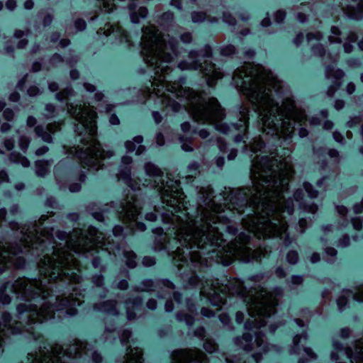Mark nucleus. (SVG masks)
Returning <instances> with one entry per match:
<instances>
[{
  "label": "nucleus",
  "mask_w": 363,
  "mask_h": 363,
  "mask_svg": "<svg viewBox=\"0 0 363 363\" xmlns=\"http://www.w3.org/2000/svg\"><path fill=\"white\" fill-rule=\"evenodd\" d=\"M6 6L9 10L12 11L14 9V8L16 6V1L15 0H8Z\"/></svg>",
  "instance_id": "44"
},
{
  "label": "nucleus",
  "mask_w": 363,
  "mask_h": 363,
  "mask_svg": "<svg viewBox=\"0 0 363 363\" xmlns=\"http://www.w3.org/2000/svg\"><path fill=\"white\" fill-rule=\"evenodd\" d=\"M199 135L202 138H206L208 136L209 133L206 129H201L199 131Z\"/></svg>",
  "instance_id": "54"
},
{
  "label": "nucleus",
  "mask_w": 363,
  "mask_h": 363,
  "mask_svg": "<svg viewBox=\"0 0 363 363\" xmlns=\"http://www.w3.org/2000/svg\"><path fill=\"white\" fill-rule=\"evenodd\" d=\"M294 200L298 204L300 208L303 209L306 211L313 213L317 210L316 205L313 203H306V201L303 199V194L302 189H298L296 191L294 195Z\"/></svg>",
  "instance_id": "18"
},
{
  "label": "nucleus",
  "mask_w": 363,
  "mask_h": 363,
  "mask_svg": "<svg viewBox=\"0 0 363 363\" xmlns=\"http://www.w3.org/2000/svg\"><path fill=\"white\" fill-rule=\"evenodd\" d=\"M75 26L77 30H82L86 27V23L84 20L79 19V20L76 21V22H75Z\"/></svg>",
  "instance_id": "39"
},
{
  "label": "nucleus",
  "mask_w": 363,
  "mask_h": 363,
  "mask_svg": "<svg viewBox=\"0 0 363 363\" xmlns=\"http://www.w3.org/2000/svg\"><path fill=\"white\" fill-rule=\"evenodd\" d=\"M140 45L143 60L155 70L151 88H147L150 97L156 96L158 103L174 112L179 111L182 107L194 121L211 125L225 134L238 132L235 135V142L246 143L245 132L249 117L245 108H240L239 123H233L230 128L222 123L223 109L216 98L183 87L178 82L172 83L169 63L172 60V53L177 55L174 38L162 35L155 26H150L143 29Z\"/></svg>",
  "instance_id": "2"
},
{
  "label": "nucleus",
  "mask_w": 363,
  "mask_h": 363,
  "mask_svg": "<svg viewBox=\"0 0 363 363\" xmlns=\"http://www.w3.org/2000/svg\"><path fill=\"white\" fill-rule=\"evenodd\" d=\"M157 216L154 213H148L145 215V218L147 220L153 221L156 219Z\"/></svg>",
  "instance_id": "57"
},
{
  "label": "nucleus",
  "mask_w": 363,
  "mask_h": 363,
  "mask_svg": "<svg viewBox=\"0 0 363 363\" xmlns=\"http://www.w3.org/2000/svg\"><path fill=\"white\" fill-rule=\"evenodd\" d=\"M347 38L348 40V43H344V49L346 52H350L352 51V45H350L349 43H354L357 37L354 33H350L347 35Z\"/></svg>",
  "instance_id": "31"
},
{
  "label": "nucleus",
  "mask_w": 363,
  "mask_h": 363,
  "mask_svg": "<svg viewBox=\"0 0 363 363\" xmlns=\"http://www.w3.org/2000/svg\"><path fill=\"white\" fill-rule=\"evenodd\" d=\"M143 138L136 136L133 140H128L125 143V147L129 152H135V155H140L144 150V146L142 145Z\"/></svg>",
  "instance_id": "21"
},
{
  "label": "nucleus",
  "mask_w": 363,
  "mask_h": 363,
  "mask_svg": "<svg viewBox=\"0 0 363 363\" xmlns=\"http://www.w3.org/2000/svg\"><path fill=\"white\" fill-rule=\"evenodd\" d=\"M143 263L147 267H150L155 263V260L152 257H145L143 258Z\"/></svg>",
  "instance_id": "38"
},
{
  "label": "nucleus",
  "mask_w": 363,
  "mask_h": 363,
  "mask_svg": "<svg viewBox=\"0 0 363 363\" xmlns=\"http://www.w3.org/2000/svg\"><path fill=\"white\" fill-rule=\"evenodd\" d=\"M306 340V335L302 333L300 335H296L294 338V350H300V345L302 347L303 351L306 354V356H308L310 359H315V355L312 352L311 349L307 347H305L303 344H302V342H305Z\"/></svg>",
  "instance_id": "22"
},
{
  "label": "nucleus",
  "mask_w": 363,
  "mask_h": 363,
  "mask_svg": "<svg viewBox=\"0 0 363 363\" xmlns=\"http://www.w3.org/2000/svg\"><path fill=\"white\" fill-rule=\"evenodd\" d=\"M306 224V220L303 218H302L299 220L298 225L301 228V233L303 232Z\"/></svg>",
  "instance_id": "58"
},
{
  "label": "nucleus",
  "mask_w": 363,
  "mask_h": 363,
  "mask_svg": "<svg viewBox=\"0 0 363 363\" xmlns=\"http://www.w3.org/2000/svg\"><path fill=\"white\" fill-rule=\"evenodd\" d=\"M145 172L153 180L145 179L143 186L156 189L161 194L162 211H155L165 224L162 248L171 255L179 268L184 266L194 271L203 262L202 255L216 252V247L222 245L219 228L216 226L217 220L222 216L219 210L211 203L210 210L196 211L194 217L188 211L185 196L178 180L169 175L164 178L162 171L154 164L145 165Z\"/></svg>",
  "instance_id": "1"
},
{
  "label": "nucleus",
  "mask_w": 363,
  "mask_h": 363,
  "mask_svg": "<svg viewBox=\"0 0 363 363\" xmlns=\"http://www.w3.org/2000/svg\"><path fill=\"white\" fill-rule=\"evenodd\" d=\"M50 164L48 162L39 160L37 161L35 163V167H36V173L38 176H44L48 169H49Z\"/></svg>",
  "instance_id": "25"
},
{
  "label": "nucleus",
  "mask_w": 363,
  "mask_h": 363,
  "mask_svg": "<svg viewBox=\"0 0 363 363\" xmlns=\"http://www.w3.org/2000/svg\"><path fill=\"white\" fill-rule=\"evenodd\" d=\"M124 257L126 259V264L129 267L133 268L136 266L135 255L134 252L126 251L124 253Z\"/></svg>",
  "instance_id": "28"
},
{
  "label": "nucleus",
  "mask_w": 363,
  "mask_h": 363,
  "mask_svg": "<svg viewBox=\"0 0 363 363\" xmlns=\"http://www.w3.org/2000/svg\"><path fill=\"white\" fill-rule=\"evenodd\" d=\"M147 306L148 307V308L152 309V310L156 308V306H157L156 301L154 299L149 300L148 302L147 303Z\"/></svg>",
  "instance_id": "50"
},
{
  "label": "nucleus",
  "mask_w": 363,
  "mask_h": 363,
  "mask_svg": "<svg viewBox=\"0 0 363 363\" xmlns=\"http://www.w3.org/2000/svg\"><path fill=\"white\" fill-rule=\"evenodd\" d=\"M10 159L15 163L21 164L23 167H28L29 165L28 159L16 152L11 153Z\"/></svg>",
  "instance_id": "26"
},
{
  "label": "nucleus",
  "mask_w": 363,
  "mask_h": 363,
  "mask_svg": "<svg viewBox=\"0 0 363 363\" xmlns=\"http://www.w3.org/2000/svg\"><path fill=\"white\" fill-rule=\"evenodd\" d=\"M233 80L252 104L263 133L289 143L296 125L300 137L307 135L305 112L296 107L293 99H283L281 82L270 71L247 64L235 71Z\"/></svg>",
  "instance_id": "4"
},
{
  "label": "nucleus",
  "mask_w": 363,
  "mask_h": 363,
  "mask_svg": "<svg viewBox=\"0 0 363 363\" xmlns=\"http://www.w3.org/2000/svg\"><path fill=\"white\" fill-rule=\"evenodd\" d=\"M110 123L113 125H117L119 123V119L115 115H111L110 117Z\"/></svg>",
  "instance_id": "59"
},
{
  "label": "nucleus",
  "mask_w": 363,
  "mask_h": 363,
  "mask_svg": "<svg viewBox=\"0 0 363 363\" xmlns=\"http://www.w3.org/2000/svg\"><path fill=\"white\" fill-rule=\"evenodd\" d=\"M307 40L308 43L313 46V50L315 53L320 55H323V45L320 43L322 40V35L320 33H308L307 35Z\"/></svg>",
  "instance_id": "20"
},
{
  "label": "nucleus",
  "mask_w": 363,
  "mask_h": 363,
  "mask_svg": "<svg viewBox=\"0 0 363 363\" xmlns=\"http://www.w3.org/2000/svg\"><path fill=\"white\" fill-rule=\"evenodd\" d=\"M11 228L20 231V241L10 246L0 241V272L13 266H23L25 259L19 254L30 253L40 257L39 270L48 282L60 279L65 282L79 283L81 280L80 265L77 257L98 248L108 250L105 236L94 227L87 230L76 229L67 238L65 232L58 231L56 236L65 240L63 247L55 245L53 234L48 230L36 226L11 223Z\"/></svg>",
  "instance_id": "3"
},
{
  "label": "nucleus",
  "mask_w": 363,
  "mask_h": 363,
  "mask_svg": "<svg viewBox=\"0 0 363 363\" xmlns=\"http://www.w3.org/2000/svg\"><path fill=\"white\" fill-rule=\"evenodd\" d=\"M28 93L30 96H35L38 93V89L36 86H31L28 89Z\"/></svg>",
  "instance_id": "48"
},
{
  "label": "nucleus",
  "mask_w": 363,
  "mask_h": 363,
  "mask_svg": "<svg viewBox=\"0 0 363 363\" xmlns=\"http://www.w3.org/2000/svg\"><path fill=\"white\" fill-rule=\"evenodd\" d=\"M244 301L247 306L246 313L238 311L236 313V321L238 323L245 322V328L252 330L255 328L253 334L245 333L238 345L245 350H252L255 346L259 351L266 352L267 346L264 344L263 332L271 315L275 312V307L277 305L278 299L277 295L269 292L264 288L259 287L258 289L250 291L244 296Z\"/></svg>",
  "instance_id": "9"
},
{
  "label": "nucleus",
  "mask_w": 363,
  "mask_h": 363,
  "mask_svg": "<svg viewBox=\"0 0 363 363\" xmlns=\"http://www.w3.org/2000/svg\"><path fill=\"white\" fill-rule=\"evenodd\" d=\"M132 160L128 156H125L122 158V164L123 165L129 164L131 162Z\"/></svg>",
  "instance_id": "63"
},
{
  "label": "nucleus",
  "mask_w": 363,
  "mask_h": 363,
  "mask_svg": "<svg viewBox=\"0 0 363 363\" xmlns=\"http://www.w3.org/2000/svg\"><path fill=\"white\" fill-rule=\"evenodd\" d=\"M141 208L139 201L131 196L121 203L118 210L120 218L126 225V227L131 230L144 231L145 230V224L138 221Z\"/></svg>",
  "instance_id": "11"
},
{
  "label": "nucleus",
  "mask_w": 363,
  "mask_h": 363,
  "mask_svg": "<svg viewBox=\"0 0 363 363\" xmlns=\"http://www.w3.org/2000/svg\"><path fill=\"white\" fill-rule=\"evenodd\" d=\"M36 123V121H35V118L32 117V116H30L28 117V120H27V125L28 126H33Z\"/></svg>",
  "instance_id": "61"
},
{
  "label": "nucleus",
  "mask_w": 363,
  "mask_h": 363,
  "mask_svg": "<svg viewBox=\"0 0 363 363\" xmlns=\"http://www.w3.org/2000/svg\"><path fill=\"white\" fill-rule=\"evenodd\" d=\"M347 299L345 296L340 297L337 300V305L340 309H342L347 304Z\"/></svg>",
  "instance_id": "40"
},
{
  "label": "nucleus",
  "mask_w": 363,
  "mask_h": 363,
  "mask_svg": "<svg viewBox=\"0 0 363 363\" xmlns=\"http://www.w3.org/2000/svg\"><path fill=\"white\" fill-rule=\"evenodd\" d=\"M152 116H153V118H154L155 121L157 123H159L160 122H161V121H162V117L160 116V113H159L157 111H154V112L152 113Z\"/></svg>",
  "instance_id": "55"
},
{
  "label": "nucleus",
  "mask_w": 363,
  "mask_h": 363,
  "mask_svg": "<svg viewBox=\"0 0 363 363\" xmlns=\"http://www.w3.org/2000/svg\"><path fill=\"white\" fill-rule=\"evenodd\" d=\"M283 155L263 149L260 138H255L246 145V152L252 159V188L239 190L235 195L245 204L255 206L267 213L286 220L291 215L294 201L287 198L288 184L294 173L288 149L280 150Z\"/></svg>",
  "instance_id": "5"
},
{
  "label": "nucleus",
  "mask_w": 363,
  "mask_h": 363,
  "mask_svg": "<svg viewBox=\"0 0 363 363\" xmlns=\"http://www.w3.org/2000/svg\"><path fill=\"white\" fill-rule=\"evenodd\" d=\"M191 125L189 123L182 124V130L184 133L189 134L190 133Z\"/></svg>",
  "instance_id": "47"
},
{
  "label": "nucleus",
  "mask_w": 363,
  "mask_h": 363,
  "mask_svg": "<svg viewBox=\"0 0 363 363\" xmlns=\"http://www.w3.org/2000/svg\"><path fill=\"white\" fill-rule=\"evenodd\" d=\"M351 4L345 9L346 14L351 18L360 19L362 18L363 0H350Z\"/></svg>",
  "instance_id": "16"
},
{
  "label": "nucleus",
  "mask_w": 363,
  "mask_h": 363,
  "mask_svg": "<svg viewBox=\"0 0 363 363\" xmlns=\"http://www.w3.org/2000/svg\"><path fill=\"white\" fill-rule=\"evenodd\" d=\"M4 116L8 121H10L11 119H12V118L13 116V113L12 110H11L9 108L5 109L4 111Z\"/></svg>",
  "instance_id": "41"
},
{
  "label": "nucleus",
  "mask_w": 363,
  "mask_h": 363,
  "mask_svg": "<svg viewBox=\"0 0 363 363\" xmlns=\"http://www.w3.org/2000/svg\"><path fill=\"white\" fill-rule=\"evenodd\" d=\"M181 40L184 43H189L191 40V36L189 33H184L182 35H181Z\"/></svg>",
  "instance_id": "49"
},
{
  "label": "nucleus",
  "mask_w": 363,
  "mask_h": 363,
  "mask_svg": "<svg viewBox=\"0 0 363 363\" xmlns=\"http://www.w3.org/2000/svg\"><path fill=\"white\" fill-rule=\"evenodd\" d=\"M136 5L132 3L129 5L130 11V18L133 23H136L140 21V18H143L147 16V10L145 7H140L138 11H135Z\"/></svg>",
  "instance_id": "23"
},
{
  "label": "nucleus",
  "mask_w": 363,
  "mask_h": 363,
  "mask_svg": "<svg viewBox=\"0 0 363 363\" xmlns=\"http://www.w3.org/2000/svg\"><path fill=\"white\" fill-rule=\"evenodd\" d=\"M287 260L289 263L294 264L298 260V254L296 252L291 251L287 255Z\"/></svg>",
  "instance_id": "35"
},
{
  "label": "nucleus",
  "mask_w": 363,
  "mask_h": 363,
  "mask_svg": "<svg viewBox=\"0 0 363 363\" xmlns=\"http://www.w3.org/2000/svg\"><path fill=\"white\" fill-rule=\"evenodd\" d=\"M351 221H352V225H353L354 229H356L357 230L361 229V228H362V223H361V221H359L357 218H352Z\"/></svg>",
  "instance_id": "42"
},
{
  "label": "nucleus",
  "mask_w": 363,
  "mask_h": 363,
  "mask_svg": "<svg viewBox=\"0 0 363 363\" xmlns=\"http://www.w3.org/2000/svg\"><path fill=\"white\" fill-rule=\"evenodd\" d=\"M28 143H29V141L26 138L21 137L19 139V147H20L21 150H23V152H25L26 150L27 149V147L28 146Z\"/></svg>",
  "instance_id": "36"
},
{
  "label": "nucleus",
  "mask_w": 363,
  "mask_h": 363,
  "mask_svg": "<svg viewBox=\"0 0 363 363\" xmlns=\"http://www.w3.org/2000/svg\"><path fill=\"white\" fill-rule=\"evenodd\" d=\"M118 178V180L123 181L133 190L140 189V184L130 177V169L127 166L119 170Z\"/></svg>",
  "instance_id": "17"
},
{
  "label": "nucleus",
  "mask_w": 363,
  "mask_h": 363,
  "mask_svg": "<svg viewBox=\"0 0 363 363\" xmlns=\"http://www.w3.org/2000/svg\"><path fill=\"white\" fill-rule=\"evenodd\" d=\"M331 34L328 37V40L330 43H340L341 38L339 37V35L341 34L339 29L336 27H333L331 28Z\"/></svg>",
  "instance_id": "30"
},
{
  "label": "nucleus",
  "mask_w": 363,
  "mask_h": 363,
  "mask_svg": "<svg viewBox=\"0 0 363 363\" xmlns=\"http://www.w3.org/2000/svg\"><path fill=\"white\" fill-rule=\"evenodd\" d=\"M343 72L340 69H335L333 67H328L326 69V75L329 79H334V84L337 86L340 85L339 79L343 77Z\"/></svg>",
  "instance_id": "24"
},
{
  "label": "nucleus",
  "mask_w": 363,
  "mask_h": 363,
  "mask_svg": "<svg viewBox=\"0 0 363 363\" xmlns=\"http://www.w3.org/2000/svg\"><path fill=\"white\" fill-rule=\"evenodd\" d=\"M157 143L159 145L164 144V137L161 133H159L157 136Z\"/></svg>",
  "instance_id": "64"
},
{
  "label": "nucleus",
  "mask_w": 363,
  "mask_h": 363,
  "mask_svg": "<svg viewBox=\"0 0 363 363\" xmlns=\"http://www.w3.org/2000/svg\"><path fill=\"white\" fill-rule=\"evenodd\" d=\"M59 128V124L58 123H54V124H48L45 129H44L43 127L38 125L36 126L35 130L36 134L41 137L42 139L45 142H50L51 141V133H54L56 130Z\"/></svg>",
  "instance_id": "19"
},
{
  "label": "nucleus",
  "mask_w": 363,
  "mask_h": 363,
  "mask_svg": "<svg viewBox=\"0 0 363 363\" xmlns=\"http://www.w3.org/2000/svg\"><path fill=\"white\" fill-rule=\"evenodd\" d=\"M210 48H206L205 55H201L198 53L191 52L189 56L188 62L179 63V67L181 69H199L206 77V83L208 86H213L216 80L222 77V73L214 64L209 61L211 57Z\"/></svg>",
  "instance_id": "10"
},
{
  "label": "nucleus",
  "mask_w": 363,
  "mask_h": 363,
  "mask_svg": "<svg viewBox=\"0 0 363 363\" xmlns=\"http://www.w3.org/2000/svg\"><path fill=\"white\" fill-rule=\"evenodd\" d=\"M303 188L305 191L307 193L308 197L314 198L317 196V191L312 189V186L308 183H304Z\"/></svg>",
  "instance_id": "32"
},
{
  "label": "nucleus",
  "mask_w": 363,
  "mask_h": 363,
  "mask_svg": "<svg viewBox=\"0 0 363 363\" xmlns=\"http://www.w3.org/2000/svg\"><path fill=\"white\" fill-rule=\"evenodd\" d=\"M201 313L203 315L206 317H211L214 315V312L205 308H202Z\"/></svg>",
  "instance_id": "46"
},
{
  "label": "nucleus",
  "mask_w": 363,
  "mask_h": 363,
  "mask_svg": "<svg viewBox=\"0 0 363 363\" xmlns=\"http://www.w3.org/2000/svg\"><path fill=\"white\" fill-rule=\"evenodd\" d=\"M218 145L221 152H225L226 144L221 139L218 140Z\"/></svg>",
  "instance_id": "51"
},
{
  "label": "nucleus",
  "mask_w": 363,
  "mask_h": 363,
  "mask_svg": "<svg viewBox=\"0 0 363 363\" xmlns=\"http://www.w3.org/2000/svg\"><path fill=\"white\" fill-rule=\"evenodd\" d=\"M190 138H191V137H188V136H186L185 138H184V136H182L180 138L181 143H182V149L184 151L189 152V151H192V150H193L191 147H190L189 145H187L184 143V140H188Z\"/></svg>",
  "instance_id": "37"
},
{
  "label": "nucleus",
  "mask_w": 363,
  "mask_h": 363,
  "mask_svg": "<svg viewBox=\"0 0 363 363\" xmlns=\"http://www.w3.org/2000/svg\"><path fill=\"white\" fill-rule=\"evenodd\" d=\"M201 294L206 297L213 306L220 307L225 302V298L230 292V286L220 285L218 281L207 280L205 284L201 283L199 286Z\"/></svg>",
  "instance_id": "12"
},
{
  "label": "nucleus",
  "mask_w": 363,
  "mask_h": 363,
  "mask_svg": "<svg viewBox=\"0 0 363 363\" xmlns=\"http://www.w3.org/2000/svg\"><path fill=\"white\" fill-rule=\"evenodd\" d=\"M285 17V14L283 11H278L277 13H276V16H275V18H276V21L277 22H281Z\"/></svg>",
  "instance_id": "45"
},
{
  "label": "nucleus",
  "mask_w": 363,
  "mask_h": 363,
  "mask_svg": "<svg viewBox=\"0 0 363 363\" xmlns=\"http://www.w3.org/2000/svg\"><path fill=\"white\" fill-rule=\"evenodd\" d=\"M55 110L54 107L50 105V104H48L46 106V111L48 112V117H51V116H54V115L52 114V112H53Z\"/></svg>",
  "instance_id": "52"
},
{
  "label": "nucleus",
  "mask_w": 363,
  "mask_h": 363,
  "mask_svg": "<svg viewBox=\"0 0 363 363\" xmlns=\"http://www.w3.org/2000/svg\"><path fill=\"white\" fill-rule=\"evenodd\" d=\"M348 297L352 298L357 301H363V286L358 289L355 292H346Z\"/></svg>",
  "instance_id": "29"
},
{
  "label": "nucleus",
  "mask_w": 363,
  "mask_h": 363,
  "mask_svg": "<svg viewBox=\"0 0 363 363\" xmlns=\"http://www.w3.org/2000/svg\"><path fill=\"white\" fill-rule=\"evenodd\" d=\"M47 151H48V148L45 146H44V147H42L36 150V155H43L44 153H45Z\"/></svg>",
  "instance_id": "62"
},
{
  "label": "nucleus",
  "mask_w": 363,
  "mask_h": 363,
  "mask_svg": "<svg viewBox=\"0 0 363 363\" xmlns=\"http://www.w3.org/2000/svg\"><path fill=\"white\" fill-rule=\"evenodd\" d=\"M203 347L208 352H213L216 350V344L211 340H206L203 343Z\"/></svg>",
  "instance_id": "33"
},
{
  "label": "nucleus",
  "mask_w": 363,
  "mask_h": 363,
  "mask_svg": "<svg viewBox=\"0 0 363 363\" xmlns=\"http://www.w3.org/2000/svg\"><path fill=\"white\" fill-rule=\"evenodd\" d=\"M13 146V142L10 140H6L4 143V147L6 150H11Z\"/></svg>",
  "instance_id": "60"
},
{
  "label": "nucleus",
  "mask_w": 363,
  "mask_h": 363,
  "mask_svg": "<svg viewBox=\"0 0 363 363\" xmlns=\"http://www.w3.org/2000/svg\"><path fill=\"white\" fill-rule=\"evenodd\" d=\"M71 95L70 89L57 94L59 101H65L67 113L74 119V131L78 134L81 143L72 147L69 154L78 158L84 167L98 170L103 165L102 161L113 154L109 151L105 152L96 140V114L94 106L81 102L71 103Z\"/></svg>",
  "instance_id": "8"
},
{
  "label": "nucleus",
  "mask_w": 363,
  "mask_h": 363,
  "mask_svg": "<svg viewBox=\"0 0 363 363\" xmlns=\"http://www.w3.org/2000/svg\"><path fill=\"white\" fill-rule=\"evenodd\" d=\"M232 206L238 213L245 214L242 218L245 232L239 235L238 240L233 246L228 247L226 258L218 262L223 265L230 264L235 259L245 262L252 260L257 261L261 258V250H252L249 244L252 237L258 239L277 237L283 240L286 245L290 243L286 232V220L267 213L255 206H252L233 199Z\"/></svg>",
  "instance_id": "7"
},
{
  "label": "nucleus",
  "mask_w": 363,
  "mask_h": 363,
  "mask_svg": "<svg viewBox=\"0 0 363 363\" xmlns=\"http://www.w3.org/2000/svg\"><path fill=\"white\" fill-rule=\"evenodd\" d=\"M68 296L62 299L51 295V289L47 287L43 281L30 280L21 278L13 284L6 283L0 289V302L4 304L9 303L11 295L24 301L17 306L19 313V321H12L10 314L4 313L1 315L0 321V352L4 351L3 336L6 330L11 333H18L26 330L32 334L33 338L38 337L34 334L32 326L36 323L54 318L55 310H66L69 315L76 313V307L79 306L82 301V294H78L77 289Z\"/></svg>",
  "instance_id": "6"
},
{
  "label": "nucleus",
  "mask_w": 363,
  "mask_h": 363,
  "mask_svg": "<svg viewBox=\"0 0 363 363\" xmlns=\"http://www.w3.org/2000/svg\"><path fill=\"white\" fill-rule=\"evenodd\" d=\"M80 185L79 184H73L69 186V190L72 192H77L80 189Z\"/></svg>",
  "instance_id": "53"
},
{
  "label": "nucleus",
  "mask_w": 363,
  "mask_h": 363,
  "mask_svg": "<svg viewBox=\"0 0 363 363\" xmlns=\"http://www.w3.org/2000/svg\"><path fill=\"white\" fill-rule=\"evenodd\" d=\"M104 34L106 36H109L113 34L115 37L119 38L121 41H125L132 45L130 37L127 31L124 30L118 25H107L106 28L104 29Z\"/></svg>",
  "instance_id": "15"
},
{
  "label": "nucleus",
  "mask_w": 363,
  "mask_h": 363,
  "mask_svg": "<svg viewBox=\"0 0 363 363\" xmlns=\"http://www.w3.org/2000/svg\"><path fill=\"white\" fill-rule=\"evenodd\" d=\"M363 211V199L362 200L361 203L359 204H356L354 206V212L355 213H360Z\"/></svg>",
  "instance_id": "43"
},
{
  "label": "nucleus",
  "mask_w": 363,
  "mask_h": 363,
  "mask_svg": "<svg viewBox=\"0 0 363 363\" xmlns=\"http://www.w3.org/2000/svg\"><path fill=\"white\" fill-rule=\"evenodd\" d=\"M335 349L336 352L332 354L333 359H338V354L340 353L349 359L351 363H363V339L357 344L354 352L351 349L344 348L336 344L335 345Z\"/></svg>",
  "instance_id": "13"
},
{
  "label": "nucleus",
  "mask_w": 363,
  "mask_h": 363,
  "mask_svg": "<svg viewBox=\"0 0 363 363\" xmlns=\"http://www.w3.org/2000/svg\"><path fill=\"white\" fill-rule=\"evenodd\" d=\"M123 229L121 226H116L113 230V232L116 236L121 235L123 233Z\"/></svg>",
  "instance_id": "56"
},
{
  "label": "nucleus",
  "mask_w": 363,
  "mask_h": 363,
  "mask_svg": "<svg viewBox=\"0 0 363 363\" xmlns=\"http://www.w3.org/2000/svg\"><path fill=\"white\" fill-rule=\"evenodd\" d=\"M172 363H206V355L201 351H179L172 355Z\"/></svg>",
  "instance_id": "14"
},
{
  "label": "nucleus",
  "mask_w": 363,
  "mask_h": 363,
  "mask_svg": "<svg viewBox=\"0 0 363 363\" xmlns=\"http://www.w3.org/2000/svg\"><path fill=\"white\" fill-rule=\"evenodd\" d=\"M100 311L111 313L116 314V302L113 301H108L104 303L102 308H99Z\"/></svg>",
  "instance_id": "27"
},
{
  "label": "nucleus",
  "mask_w": 363,
  "mask_h": 363,
  "mask_svg": "<svg viewBox=\"0 0 363 363\" xmlns=\"http://www.w3.org/2000/svg\"><path fill=\"white\" fill-rule=\"evenodd\" d=\"M206 19V14L202 12H194L192 14V21L194 22H201Z\"/></svg>",
  "instance_id": "34"
}]
</instances>
